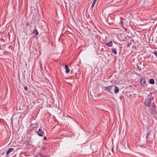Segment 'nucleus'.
<instances>
[{
    "instance_id": "nucleus-1",
    "label": "nucleus",
    "mask_w": 157,
    "mask_h": 157,
    "mask_svg": "<svg viewBox=\"0 0 157 157\" xmlns=\"http://www.w3.org/2000/svg\"><path fill=\"white\" fill-rule=\"evenodd\" d=\"M144 104L146 106L148 107L151 106L153 105V104H155L153 100L151 98H148L146 99L144 102Z\"/></svg>"
},
{
    "instance_id": "nucleus-2",
    "label": "nucleus",
    "mask_w": 157,
    "mask_h": 157,
    "mask_svg": "<svg viewBox=\"0 0 157 157\" xmlns=\"http://www.w3.org/2000/svg\"><path fill=\"white\" fill-rule=\"evenodd\" d=\"M156 106L155 104H153V105L151 106L149 108V112L151 115H155L157 113V111L155 109Z\"/></svg>"
},
{
    "instance_id": "nucleus-3",
    "label": "nucleus",
    "mask_w": 157,
    "mask_h": 157,
    "mask_svg": "<svg viewBox=\"0 0 157 157\" xmlns=\"http://www.w3.org/2000/svg\"><path fill=\"white\" fill-rule=\"evenodd\" d=\"M113 86H114V85H111L107 87H104L103 89H104V90L105 91H107L112 94V92L110 90Z\"/></svg>"
},
{
    "instance_id": "nucleus-4",
    "label": "nucleus",
    "mask_w": 157,
    "mask_h": 157,
    "mask_svg": "<svg viewBox=\"0 0 157 157\" xmlns=\"http://www.w3.org/2000/svg\"><path fill=\"white\" fill-rule=\"evenodd\" d=\"M141 85L144 87L146 86V82L145 79L144 78H142L140 81Z\"/></svg>"
},
{
    "instance_id": "nucleus-5",
    "label": "nucleus",
    "mask_w": 157,
    "mask_h": 157,
    "mask_svg": "<svg viewBox=\"0 0 157 157\" xmlns=\"http://www.w3.org/2000/svg\"><path fill=\"white\" fill-rule=\"evenodd\" d=\"M106 21L109 24H110L113 23L114 20V19L112 18L111 17H108Z\"/></svg>"
},
{
    "instance_id": "nucleus-6",
    "label": "nucleus",
    "mask_w": 157,
    "mask_h": 157,
    "mask_svg": "<svg viewBox=\"0 0 157 157\" xmlns=\"http://www.w3.org/2000/svg\"><path fill=\"white\" fill-rule=\"evenodd\" d=\"M37 132L38 135L40 136H43L44 134V132H43L40 128L38 130Z\"/></svg>"
},
{
    "instance_id": "nucleus-7",
    "label": "nucleus",
    "mask_w": 157,
    "mask_h": 157,
    "mask_svg": "<svg viewBox=\"0 0 157 157\" xmlns=\"http://www.w3.org/2000/svg\"><path fill=\"white\" fill-rule=\"evenodd\" d=\"M119 89L118 87L117 86H115V89H114V93L115 94H117L119 92Z\"/></svg>"
},
{
    "instance_id": "nucleus-8",
    "label": "nucleus",
    "mask_w": 157,
    "mask_h": 157,
    "mask_svg": "<svg viewBox=\"0 0 157 157\" xmlns=\"http://www.w3.org/2000/svg\"><path fill=\"white\" fill-rule=\"evenodd\" d=\"M107 46L109 47H111L113 45L112 41H111L109 43H106L105 44Z\"/></svg>"
},
{
    "instance_id": "nucleus-9",
    "label": "nucleus",
    "mask_w": 157,
    "mask_h": 157,
    "mask_svg": "<svg viewBox=\"0 0 157 157\" xmlns=\"http://www.w3.org/2000/svg\"><path fill=\"white\" fill-rule=\"evenodd\" d=\"M65 72L67 74L68 73L70 70L68 67V66L67 65H65Z\"/></svg>"
},
{
    "instance_id": "nucleus-10",
    "label": "nucleus",
    "mask_w": 157,
    "mask_h": 157,
    "mask_svg": "<svg viewBox=\"0 0 157 157\" xmlns=\"http://www.w3.org/2000/svg\"><path fill=\"white\" fill-rule=\"evenodd\" d=\"M149 83L152 85L154 84H155L154 79L153 78L150 79L149 80Z\"/></svg>"
},
{
    "instance_id": "nucleus-11",
    "label": "nucleus",
    "mask_w": 157,
    "mask_h": 157,
    "mask_svg": "<svg viewBox=\"0 0 157 157\" xmlns=\"http://www.w3.org/2000/svg\"><path fill=\"white\" fill-rule=\"evenodd\" d=\"M120 21L119 24L121 27H123V20L122 18L120 17Z\"/></svg>"
},
{
    "instance_id": "nucleus-12",
    "label": "nucleus",
    "mask_w": 157,
    "mask_h": 157,
    "mask_svg": "<svg viewBox=\"0 0 157 157\" xmlns=\"http://www.w3.org/2000/svg\"><path fill=\"white\" fill-rule=\"evenodd\" d=\"M13 150V148H9V150L7 151L6 152V154L7 155L9 154L11 152H12Z\"/></svg>"
},
{
    "instance_id": "nucleus-13",
    "label": "nucleus",
    "mask_w": 157,
    "mask_h": 157,
    "mask_svg": "<svg viewBox=\"0 0 157 157\" xmlns=\"http://www.w3.org/2000/svg\"><path fill=\"white\" fill-rule=\"evenodd\" d=\"M111 51H112V52L115 55H116L117 53V52L116 50V48L112 49H111Z\"/></svg>"
},
{
    "instance_id": "nucleus-14",
    "label": "nucleus",
    "mask_w": 157,
    "mask_h": 157,
    "mask_svg": "<svg viewBox=\"0 0 157 157\" xmlns=\"http://www.w3.org/2000/svg\"><path fill=\"white\" fill-rule=\"evenodd\" d=\"M33 34H35L36 36L38 35V33L37 30L36 29L34 30L33 32H32Z\"/></svg>"
},
{
    "instance_id": "nucleus-15",
    "label": "nucleus",
    "mask_w": 157,
    "mask_h": 157,
    "mask_svg": "<svg viewBox=\"0 0 157 157\" xmlns=\"http://www.w3.org/2000/svg\"><path fill=\"white\" fill-rule=\"evenodd\" d=\"M147 137H146V139H147L148 137L150 135V133L149 132H148V133H147Z\"/></svg>"
},
{
    "instance_id": "nucleus-16",
    "label": "nucleus",
    "mask_w": 157,
    "mask_h": 157,
    "mask_svg": "<svg viewBox=\"0 0 157 157\" xmlns=\"http://www.w3.org/2000/svg\"><path fill=\"white\" fill-rule=\"evenodd\" d=\"M153 53L154 54L157 58V52L155 51L154 52H153Z\"/></svg>"
},
{
    "instance_id": "nucleus-17",
    "label": "nucleus",
    "mask_w": 157,
    "mask_h": 157,
    "mask_svg": "<svg viewBox=\"0 0 157 157\" xmlns=\"http://www.w3.org/2000/svg\"><path fill=\"white\" fill-rule=\"evenodd\" d=\"M137 69L140 70H141V67L140 66H137Z\"/></svg>"
},
{
    "instance_id": "nucleus-18",
    "label": "nucleus",
    "mask_w": 157,
    "mask_h": 157,
    "mask_svg": "<svg viewBox=\"0 0 157 157\" xmlns=\"http://www.w3.org/2000/svg\"><path fill=\"white\" fill-rule=\"evenodd\" d=\"M25 90H27V87L26 86H25L24 87Z\"/></svg>"
},
{
    "instance_id": "nucleus-19",
    "label": "nucleus",
    "mask_w": 157,
    "mask_h": 157,
    "mask_svg": "<svg viewBox=\"0 0 157 157\" xmlns=\"http://www.w3.org/2000/svg\"><path fill=\"white\" fill-rule=\"evenodd\" d=\"M97 1V0H94V1H93L94 3V4H95Z\"/></svg>"
},
{
    "instance_id": "nucleus-20",
    "label": "nucleus",
    "mask_w": 157,
    "mask_h": 157,
    "mask_svg": "<svg viewBox=\"0 0 157 157\" xmlns=\"http://www.w3.org/2000/svg\"><path fill=\"white\" fill-rule=\"evenodd\" d=\"M44 140H47V137L45 136H44Z\"/></svg>"
},
{
    "instance_id": "nucleus-21",
    "label": "nucleus",
    "mask_w": 157,
    "mask_h": 157,
    "mask_svg": "<svg viewBox=\"0 0 157 157\" xmlns=\"http://www.w3.org/2000/svg\"><path fill=\"white\" fill-rule=\"evenodd\" d=\"M95 4H94V2H93V4L92 5V7H93L95 5Z\"/></svg>"
},
{
    "instance_id": "nucleus-22",
    "label": "nucleus",
    "mask_w": 157,
    "mask_h": 157,
    "mask_svg": "<svg viewBox=\"0 0 157 157\" xmlns=\"http://www.w3.org/2000/svg\"><path fill=\"white\" fill-rule=\"evenodd\" d=\"M127 47H129V45H128V46H127Z\"/></svg>"
},
{
    "instance_id": "nucleus-23",
    "label": "nucleus",
    "mask_w": 157,
    "mask_h": 157,
    "mask_svg": "<svg viewBox=\"0 0 157 157\" xmlns=\"http://www.w3.org/2000/svg\"><path fill=\"white\" fill-rule=\"evenodd\" d=\"M41 157H44V156H41Z\"/></svg>"
},
{
    "instance_id": "nucleus-24",
    "label": "nucleus",
    "mask_w": 157,
    "mask_h": 157,
    "mask_svg": "<svg viewBox=\"0 0 157 157\" xmlns=\"http://www.w3.org/2000/svg\"><path fill=\"white\" fill-rule=\"evenodd\" d=\"M27 26H28V23H27Z\"/></svg>"
}]
</instances>
